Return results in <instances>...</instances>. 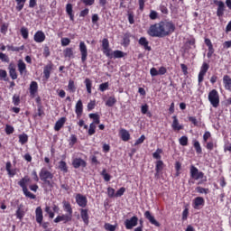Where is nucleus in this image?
<instances>
[{"label":"nucleus","instance_id":"f257e3e1","mask_svg":"<svg viewBox=\"0 0 231 231\" xmlns=\"http://www.w3.org/2000/svg\"><path fill=\"white\" fill-rule=\"evenodd\" d=\"M176 32V25L172 21H161L159 23L150 25L147 33L150 37H169Z\"/></svg>","mask_w":231,"mask_h":231},{"label":"nucleus","instance_id":"f03ea898","mask_svg":"<svg viewBox=\"0 0 231 231\" xmlns=\"http://www.w3.org/2000/svg\"><path fill=\"white\" fill-rule=\"evenodd\" d=\"M30 183H32V179H30L28 175H25L18 181V185L21 187L25 198H28V199H37V196L28 189V185H30Z\"/></svg>","mask_w":231,"mask_h":231},{"label":"nucleus","instance_id":"7ed1b4c3","mask_svg":"<svg viewBox=\"0 0 231 231\" xmlns=\"http://www.w3.org/2000/svg\"><path fill=\"white\" fill-rule=\"evenodd\" d=\"M39 176L41 181H43V183L50 187V189H53V182H51L50 180H53L54 174L50 171L48 168H42L39 172Z\"/></svg>","mask_w":231,"mask_h":231},{"label":"nucleus","instance_id":"20e7f679","mask_svg":"<svg viewBox=\"0 0 231 231\" xmlns=\"http://www.w3.org/2000/svg\"><path fill=\"white\" fill-rule=\"evenodd\" d=\"M208 98L213 107H219V92L216 89H212L209 91Z\"/></svg>","mask_w":231,"mask_h":231},{"label":"nucleus","instance_id":"39448f33","mask_svg":"<svg viewBox=\"0 0 231 231\" xmlns=\"http://www.w3.org/2000/svg\"><path fill=\"white\" fill-rule=\"evenodd\" d=\"M213 3L217 6V17H223V15H225V11L226 10V5H225V2L221 0H213Z\"/></svg>","mask_w":231,"mask_h":231},{"label":"nucleus","instance_id":"423d86ee","mask_svg":"<svg viewBox=\"0 0 231 231\" xmlns=\"http://www.w3.org/2000/svg\"><path fill=\"white\" fill-rule=\"evenodd\" d=\"M79 50L81 55V62L82 64H86L88 60V45H86V42H79Z\"/></svg>","mask_w":231,"mask_h":231},{"label":"nucleus","instance_id":"0eeeda50","mask_svg":"<svg viewBox=\"0 0 231 231\" xmlns=\"http://www.w3.org/2000/svg\"><path fill=\"white\" fill-rule=\"evenodd\" d=\"M190 178H192V180H203L205 178V173H203V171H199V170H198L196 166L191 165Z\"/></svg>","mask_w":231,"mask_h":231},{"label":"nucleus","instance_id":"6e6552de","mask_svg":"<svg viewBox=\"0 0 231 231\" xmlns=\"http://www.w3.org/2000/svg\"><path fill=\"white\" fill-rule=\"evenodd\" d=\"M102 50L106 57H108V59H113V53H111V48H109V40L107 38H104L102 40Z\"/></svg>","mask_w":231,"mask_h":231},{"label":"nucleus","instance_id":"1a4fd4ad","mask_svg":"<svg viewBox=\"0 0 231 231\" xmlns=\"http://www.w3.org/2000/svg\"><path fill=\"white\" fill-rule=\"evenodd\" d=\"M138 225V217L134 216L131 218H127L125 220V226L126 230H133L134 226Z\"/></svg>","mask_w":231,"mask_h":231},{"label":"nucleus","instance_id":"9d476101","mask_svg":"<svg viewBox=\"0 0 231 231\" xmlns=\"http://www.w3.org/2000/svg\"><path fill=\"white\" fill-rule=\"evenodd\" d=\"M208 68H210L208 63L204 62L202 64V66L200 68V71L198 76L199 84H201V82H203L205 76L207 75V71H208Z\"/></svg>","mask_w":231,"mask_h":231},{"label":"nucleus","instance_id":"9b49d317","mask_svg":"<svg viewBox=\"0 0 231 231\" xmlns=\"http://www.w3.org/2000/svg\"><path fill=\"white\" fill-rule=\"evenodd\" d=\"M72 219H73V216L68 215V214H62V215H59L54 219V223H60V222H62L64 225H66V223L71 222Z\"/></svg>","mask_w":231,"mask_h":231},{"label":"nucleus","instance_id":"f8f14e48","mask_svg":"<svg viewBox=\"0 0 231 231\" xmlns=\"http://www.w3.org/2000/svg\"><path fill=\"white\" fill-rule=\"evenodd\" d=\"M72 167L74 169H80V167L86 169V167H88V162L82 158H75L72 160Z\"/></svg>","mask_w":231,"mask_h":231},{"label":"nucleus","instance_id":"ddd939ff","mask_svg":"<svg viewBox=\"0 0 231 231\" xmlns=\"http://www.w3.org/2000/svg\"><path fill=\"white\" fill-rule=\"evenodd\" d=\"M76 203L79 205V207H81V208H86V207H88V198L79 193L76 195Z\"/></svg>","mask_w":231,"mask_h":231},{"label":"nucleus","instance_id":"4468645a","mask_svg":"<svg viewBox=\"0 0 231 231\" xmlns=\"http://www.w3.org/2000/svg\"><path fill=\"white\" fill-rule=\"evenodd\" d=\"M29 93L31 98H35L37 97V93H39V84L37 81H32L29 87Z\"/></svg>","mask_w":231,"mask_h":231},{"label":"nucleus","instance_id":"2eb2a0df","mask_svg":"<svg viewBox=\"0 0 231 231\" xmlns=\"http://www.w3.org/2000/svg\"><path fill=\"white\" fill-rule=\"evenodd\" d=\"M75 113L77 118H82V113H84V105L82 104V99L78 100L75 106Z\"/></svg>","mask_w":231,"mask_h":231},{"label":"nucleus","instance_id":"dca6fc26","mask_svg":"<svg viewBox=\"0 0 231 231\" xmlns=\"http://www.w3.org/2000/svg\"><path fill=\"white\" fill-rule=\"evenodd\" d=\"M51 71H53V63L50 62L43 68V79L45 80L50 79Z\"/></svg>","mask_w":231,"mask_h":231},{"label":"nucleus","instance_id":"f3484780","mask_svg":"<svg viewBox=\"0 0 231 231\" xmlns=\"http://www.w3.org/2000/svg\"><path fill=\"white\" fill-rule=\"evenodd\" d=\"M79 212H80V217L84 225L88 226V225H89V209L81 208L79 209Z\"/></svg>","mask_w":231,"mask_h":231},{"label":"nucleus","instance_id":"a211bd4d","mask_svg":"<svg viewBox=\"0 0 231 231\" xmlns=\"http://www.w3.org/2000/svg\"><path fill=\"white\" fill-rule=\"evenodd\" d=\"M35 219L38 225H42L44 215L42 214V208H41V206L37 207L35 209Z\"/></svg>","mask_w":231,"mask_h":231},{"label":"nucleus","instance_id":"6ab92c4d","mask_svg":"<svg viewBox=\"0 0 231 231\" xmlns=\"http://www.w3.org/2000/svg\"><path fill=\"white\" fill-rule=\"evenodd\" d=\"M17 68L21 76L26 75L28 73V69H26V63H24V60H18Z\"/></svg>","mask_w":231,"mask_h":231},{"label":"nucleus","instance_id":"aec40b11","mask_svg":"<svg viewBox=\"0 0 231 231\" xmlns=\"http://www.w3.org/2000/svg\"><path fill=\"white\" fill-rule=\"evenodd\" d=\"M33 40L35 42H44L46 41V34L42 31H37L33 36Z\"/></svg>","mask_w":231,"mask_h":231},{"label":"nucleus","instance_id":"412c9836","mask_svg":"<svg viewBox=\"0 0 231 231\" xmlns=\"http://www.w3.org/2000/svg\"><path fill=\"white\" fill-rule=\"evenodd\" d=\"M204 206H205V199H203L202 197H197L194 199L193 208H195V210H199V208Z\"/></svg>","mask_w":231,"mask_h":231},{"label":"nucleus","instance_id":"4be33fe9","mask_svg":"<svg viewBox=\"0 0 231 231\" xmlns=\"http://www.w3.org/2000/svg\"><path fill=\"white\" fill-rule=\"evenodd\" d=\"M144 217L148 219V221L151 223V225H154V226H160V222L154 218V216L151 214V211H145L144 212Z\"/></svg>","mask_w":231,"mask_h":231},{"label":"nucleus","instance_id":"5701e85b","mask_svg":"<svg viewBox=\"0 0 231 231\" xmlns=\"http://www.w3.org/2000/svg\"><path fill=\"white\" fill-rule=\"evenodd\" d=\"M172 124H171V128L173 131H181L183 129V125H180V121L178 120L177 116H172Z\"/></svg>","mask_w":231,"mask_h":231},{"label":"nucleus","instance_id":"b1692460","mask_svg":"<svg viewBox=\"0 0 231 231\" xmlns=\"http://www.w3.org/2000/svg\"><path fill=\"white\" fill-rule=\"evenodd\" d=\"M9 76L13 80H17V70L15 69V64L10 63L8 65Z\"/></svg>","mask_w":231,"mask_h":231},{"label":"nucleus","instance_id":"393cba45","mask_svg":"<svg viewBox=\"0 0 231 231\" xmlns=\"http://www.w3.org/2000/svg\"><path fill=\"white\" fill-rule=\"evenodd\" d=\"M140 46H143V48L146 51H151L152 50V48H151V46H149V41L147 40V38L145 37H141L138 41Z\"/></svg>","mask_w":231,"mask_h":231},{"label":"nucleus","instance_id":"a878e982","mask_svg":"<svg viewBox=\"0 0 231 231\" xmlns=\"http://www.w3.org/2000/svg\"><path fill=\"white\" fill-rule=\"evenodd\" d=\"M119 134H120L121 140H123V142H129V140H131V134H129V131H127L125 128H122L119 131Z\"/></svg>","mask_w":231,"mask_h":231},{"label":"nucleus","instance_id":"bb28decb","mask_svg":"<svg viewBox=\"0 0 231 231\" xmlns=\"http://www.w3.org/2000/svg\"><path fill=\"white\" fill-rule=\"evenodd\" d=\"M5 170L10 178H14V176H15L17 174L16 170H12V162H6Z\"/></svg>","mask_w":231,"mask_h":231},{"label":"nucleus","instance_id":"cd10ccee","mask_svg":"<svg viewBox=\"0 0 231 231\" xmlns=\"http://www.w3.org/2000/svg\"><path fill=\"white\" fill-rule=\"evenodd\" d=\"M66 13L69 15L70 21H75V14H73V5L67 4L66 5Z\"/></svg>","mask_w":231,"mask_h":231},{"label":"nucleus","instance_id":"c85d7f7f","mask_svg":"<svg viewBox=\"0 0 231 231\" xmlns=\"http://www.w3.org/2000/svg\"><path fill=\"white\" fill-rule=\"evenodd\" d=\"M66 124V117L60 118L54 125V131H60L64 127V125Z\"/></svg>","mask_w":231,"mask_h":231},{"label":"nucleus","instance_id":"c756f323","mask_svg":"<svg viewBox=\"0 0 231 231\" xmlns=\"http://www.w3.org/2000/svg\"><path fill=\"white\" fill-rule=\"evenodd\" d=\"M63 210L67 212V215L73 216V208H71V204L66 200L63 201Z\"/></svg>","mask_w":231,"mask_h":231},{"label":"nucleus","instance_id":"7c9ffc66","mask_svg":"<svg viewBox=\"0 0 231 231\" xmlns=\"http://www.w3.org/2000/svg\"><path fill=\"white\" fill-rule=\"evenodd\" d=\"M223 84H224L225 89H227L228 91H230V89H231V78H230V76L225 75L223 77Z\"/></svg>","mask_w":231,"mask_h":231},{"label":"nucleus","instance_id":"2f4dec72","mask_svg":"<svg viewBox=\"0 0 231 231\" xmlns=\"http://www.w3.org/2000/svg\"><path fill=\"white\" fill-rule=\"evenodd\" d=\"M163 161L159 160L155 162V177L163 171Z\"/></svg>","mask_w":231,"mask_h":231},{"label":"nucleus","instance_id":"473e14b6","mask_svg":"<svg viewBox=\"0 0 231 231\" xmlns=\"http://www.w3.org/2000/svg\"><path fill=\"white\" fill-rule=\"evenodd\" d=\"M130 44H131V33L126 32L123 36V46H125V48H127V46H129Z\"/></svg>","mask_w":231,"mask_h":231},{"label":"nucleus","instance_id":"72a5a7b5","mask_svg":"<svg viewBox=\"0 0 231 231\" xmlns=\"http://www.w3.org/2000/svg\"><path fill=\"white\" fill-rule=\"evenodd\" d=\"M63 54L66 59H73L74 57L73 48H69V47L66 48L63 51Z\"/></svg>","mask_w":231,"mask_h":231},{"label":"nucleus","instance_id":"f704fd0d","mask_svg":"<svg viewBox=\"0 0 231 231\" xmlns=\"http://www.w3.org/2000/svg\"><path fill=\"white\" fill-rule=\"evenodd\" d=\"M16 6L15 10L16 12H21L23 8H24V5H26V0H15Z\"/></svg>","mask_w":231,"mask_h":231},{"label":"nucleus","instance_id":"c9c22d12","mask_svg":"<svg viewBox=\"0 0 231 231\" xmlns=\"http://www.w3.org/2000/svg\"><path fill=\"white\" fill-rule=\"evenodd\" d=\"M88 116L93 120L92 124L94 125L100 124V116L98 114H89Z\"/></svg>","mask_w":231,"mask_h":231},{"label":"nucleus","instance_id":"e433bc0d","mask_svg":"<svg viewBox=\"0 0 231 231\" xmlns=\"http://www.w3.org/2000/svg\"><path fill=\"white\" fill-rule=\"evenodd\" d=\"M68 91H69V93H75V91H77V86L75 85V81H73V79L69 80Z\"/></svg>","mask_w":231,"mask_h":231},{"label":"nucleus","instance_id":"4c0bfd02","mask_svg":"<svg viewBox=\"0 0 231 231\" xmlns=\"http://www.w3.org/2000/svg\"><path fill=\"white\" fill-rule=\"evenodd\" d=\"M115 104H116V97H115V96L109 97L106 101V106H107V107H113Z\"/></svg>","mask_w":231,"mask_h":231},{"label":"nucleus","instance_id":"58836bf2","mask_svg":"<svg viewBox=\"0 0 231 231\" xmlns=\"http://www.w3.org/2000/svg\"><path fill=\"white\" fill-rule=\"evenodd\" d=\"M18 138H19V143H21V145H24V143H28V134H19Z\"/></svg>","mask_w":231,"mask_h":231},{"label":"nucleus","instance_id":"ea45409f","mask_svg":"<svg viewBox=\"0 0 231 231\" xmlns=\"http://www.w3.org/2000/svg\"><path fill=\"white\" fill-rule=\"evenodd\" d=\"M15 216L17 219H23V217H24V209H23V206L20 205L18 207Z\"/></svg>","mask_w":231,"mask_h":231},{"label":"nucleus","instance_id":"a19ab883","mask_svg":"<svg viewBox=\"0 0 231 231\" xmlns=\"http://www.w3.org/2000/svg\"><path fill=\"white\" fill-rule=\"evenodd\" d=\"M6 48L8 51H23L24 50V45H22L20 47H15L14 45H7Z\"/></svg>","mask_w":231,"mask_h":231},{"label":"nucleus","instance_id":"79ce46f5","mask_svg":"<svg viewBox=\"0 0 231 231\" xmlns=\"http://www.w3.org/2000/svg\"><path fill=\"white\" fill-rule=\"evenodd\" d=\"M193 146L197 152V154H201L203 152V150L201 149V144L199 143V141H193Z\"/></svg>","mask_w":231,"mask_h":231},{"label":"nucleus","instance_id":"37998d69","mask_svg":"<svg viewBox=\"0 0 231 231\" xmlns=\"http://www.w3.org/2000/svg\"><path fill=\"white\" fill-rule=\"evenodd\" d=\"M124 57H125V53L119 50L114 51V52L112 53V58L114 59H122Z\"/></svg>","mask_w":231,"mask_h":231},{"label":"nucleus","instance_id":"c03bdc74","mask_svg":"<svg viewBox=\"0 0 231 231\" xmlns=\"http://www.w3.org/2000/svg\"><path fill=\"white\" fill-rule=\"evenodd\" d=\"M163 152V150L162 148H158L153 153H152V158L154 160H162V153Z\"/></svg>","mask_w":231,"mask_h":231},{"label":"nucleus","instance_id":"a18cd8bd","mask_svg":"<svg viewBox=\"0 0 231 231\" xmlns=\"http://www.w3.org/2000/svg\"><path fill=\"white\" fill-rule=\"evenodd\" d=\"M59 169L61 171V172H64L65 174L68 172V164L64 161H60L59 162Z\"/></svg>","mask_w":231,"mask_h":231},{"label":"nucleus","instance_id":"49530a36","mask_svg":"<svg viewBox=\"0 0 231 231\" xmlns=\"http://www.w3.org/2000/svg\"><path fill=\"white\" fill-rule=\"evenodd\" d=\"M85 86H86L88 93L91 94V88H93V82L91 81V79L87 78L85 79Z\"/></svg>","mask_w":231,"mask_h":231},{"label":"nucleus","instance_id":"de8ad7c7","mask_svg":"<svg viewBox=\"0 0 231 231\" xmlns=\"http://www.w3.org/2000/svg\"><path fill=\"white\" fill-rule=\"evenodd\" d=\"M180 145H182V147H186V145H189V137L183 135L179 139Z\"/></svg>","mask_w":231,"mask_h":231},{"label":"nucleus","instance_id":"09e8293b","mask_svg":"<svg viewBox=\"0 0 231 231\" xmlns=\"http://www.w3.org/2000/svg\"><path fill=\"white\" fill-rule=\"evenodd\" d=\"M96 129H97V125H95V123H91L88 128V136H93V134L97 133Z\"/></svg>","mask_w":231,"mask_h":231},{"label":"nucleus","instance_id":"8fccbe9b","mask_svg":"<svg viewBox=\"0 0 231 231\" xmlns=\"http://www.w3.org/2000/svg\"><path fill=\"white\" fill-rule=\"evenodd\" d=\"M189 122H190L191 124H193V125L195 127H199L200 124L199 122H198V119L196 118V116H189L188 117Z\"/></svg>","mask_w":231,"mask_h":231},{"label":"nucleus","instance_id":"3c124183","mask_svg":"<svg viewBox=\"0 0 231 231\" xmlns=\"http://www.w3.org/2000/svg\"><path fill=\"white\" fill-rule=\"evenodd\" d=\"M20 33H21L23 39H25V40L28 39V36H29L28 28L22 27L20 29Z\"/></svg>","mask_w":231,"mask_h":231},{"label":"nucleus","instance_id":"603ef678","mask_svg":"<svg viewBox=\"0 0 231 231\" xmlns=\"http://www.w3.org/2000/svg\"><path fill=\"white\" fill-rule=\"evenodd\" d=\"M78 138L75 134H71L69 140V147H73V145H75V143H77L78 142Z\"/></svg>","mask_w":231,"mask_h":231},{"label":"nucleus","instance_id":"864d4df0","mask_svg":"<svg viewBox=\"0 0 231 231\" xmlns=\"http://www.w3.org/2000/svg\"><path fill=\"white\" fill-rule=\"evenodd\" d=\"M98 89L99 91H101V93H104V91H107V89H109V82L100 84Z\"/></svg>","mask_w":231,"mask_h":231},{"label":"nucleus","instance_id":"5fc2aeb1","mask_svg":"<svg viewBox=\"0 0 231 231\" xmlns=\"http://www.w3.org/2000/svg\"><path fill=\"white\" fill-rule=\"evenodd\" d=\"M101 176H103L105 181H111V175L107 173L106 169H104L101 172Z\"/></svg>","mask_w":231,"mask_h":231},{"label":"nucleus","instance_id":"6e6d98bb","mask_svg":"<svg viewBox=\"0 0 231 231\" xmlns=\"http://www.w3.org/2000/svg\"><path fill=\"white\" fill-rule=\"evenodd\" d=\"M8 26H10L8 23H3L1 25L0 32L3 35H6V33H8Z\"/></svg>","mask_w":231,"mask_h":231},{"label":"nucleus","instance_id":"4d7b16f0","mask_svg":"<svg viewBox=\"0 0 231 231\" xmlns=\"http://www.w3.org/2000/svg\"><path fill=\"white\" fill-rule=\"evenodd\" d=\"M96 106H97V101L90 100V102L87 106L88 111H93V109H95Z\"/></svg>","mask_w":231,"mask_h":231},{"label":"nucleus","instance_id":"13d9d810","mask_svg":"<svg viewBox=\"0 0 231 231\" xmlns=\"http://www.w3.org/2000/svg\"><path fill=\"white\" fill-rule=\"evenodd\" d=\"M14 131H15V129L14 128V126H12L10 125H5V134H14Z\"/></svg>","mask_w":231,"mask_h":231},{"label":"nucleus","instance_id":"bf43d9fd","mask_svg":"<svg viewBox=\"0 0 231 231\" xmlns=\"http://www.w3.org/2000/svg\"><path fill=\"white\" fill-rule=\"evenodd\" d=\"M196 190H197V192H199V194H208V192H209L208 189H205V188L199 187V186L196 188Z\"/></svg>","mask_w":231,"mask_h":231},{"label":"nucleus","instance_id":"052dcab7","mask_svg":"<svg viewBox=\"0 0 231 231\" xmlns=\"http://www.w3.org/2000/svg\"><path fill=\"white\" fill-rule=\"evenodd\" d=\"M149 17L152 21H156V19L158 18V12L151 10Z\"/></svg>","mask_w":231,"mask_h":231},{"label":"nucleus","instance_id":"680f3d73","mask_svg":"<svg viewBox=\"0 0 231 231\" xmlns=\"http://www.w3.org/2000/svg\"><path fill=\"white\" fill-rule=\"evenodd\" d=\"M0 60L2 62H10V58L8 57V55L3 52H0Z\"/></svg>","mask_w":231,"mask_h":231},{"label":"nucleus","instance_id":"e2e57ef3","mask_svg":"<svg viewBox=\"0 0 231 231\" xmlns=\"http://www.w3.org/2000/svg\"><path fill=\"white\" fill-rule=\"evenodd\" d=\"M143 142H145V136L143 134L140 136V138H138L135 143H134V146L136 147V145H142V143H143Z\"/></svg>","mask_w":231,"mask_h":231},{"label":"nucleus","instance_id":"0e129e2a","mask_svg":"<svg viewBox=\"0 0 231 231\" xmlns=\"http://www.w3.org/2000/svg\"><path fill=\"white\" fill-rule=\"evenodd\" d=\"M105 229H106L107 231H115V230H116V226H113L109 223H106Z\"/></svg>","mask_w":231,"mask_h":231},{"label":"nucleus","instance_id":"69168bd1","mask_svg":"<svg viewBox=\"0 0 231 231\" xmlns=\"http://www.w3.org/2000/svg\"><path fill=\"white\" fill-rule=\"evenodd\" d=\"M125 193V188L122 187L116 192V198H121L123 194Z\"/></svg>","mask_w":231,"mask_h":231},{"label":"nucleus","instance_id":"338daca9","mask_svg":"<svg viewBox=\"0 0 231 231\" xmlns=\"http://www.w3.org/2000/svg\"><path fill=\"white\" fill-rule=\"evenodd\" d=\"M13 104L14 106H19L21 104V97L19 96H14L13 97Z\"/></svg>","mask_w":231,"mask_h":231},{"label":"nucleus","instance_id":"774afa93","mask_svg":"<svg viewBox=\"0 0 231 231\" xmlns=\"http://www.w3.org/2000/svg\"><path fill=\"white\" fill-rule=\"evenodd\" d=\"M107 194H108V198H115L116 194H115V189L109 187L107 188Z\"/></svg>","mask_w":231,"mask_h":231}]
</instances>
